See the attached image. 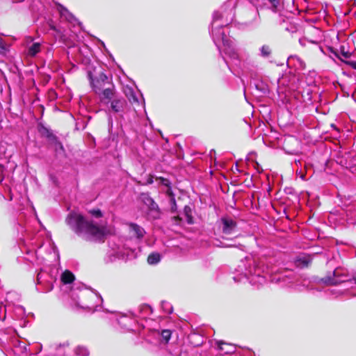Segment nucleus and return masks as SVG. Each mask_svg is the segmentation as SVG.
<instances>
[{"label": "nucleus", "instance_id": "f257e3e1", "mask_svg": "<svg viewBox=\"0 0 356 356\" xmlns=\"http://www.w3.org/2000/svg\"><path fill=\"white\" fill-rule=\"evenodd\" d=\"M66 222L78 236L86 241H103L105 236L113 233L112 227L87 220L76 213H70Z\"/></svg>", "mask_w": 356, "mask_h": 356}, {"label": "nucleus", "instance_id": "f03ea898", "mask_svg": "<svg viewBox=\"0 0 356 356\" xmlns=\"http://www.w3.org/2000/svg\"><path fill=\"white\" fill-rule=\"evenodd\" d=\"M56 280V274L49 273L42 269L37 275V290L42 293L51 291L53 284Z\"/></svg>", "mask_w": 356, "mask_h": 356}, {"label": "nucleus", "instance_id": "7ed1b4c3", "mask_svg": "<svg viewBox=\"0 0 356 356\" xmlns=\"http://www.w3.org/2000/svg\"><path fill=\"white\" fill-rule=\"evenodd\" d=\"M328 52L333 54L337 58L343 61L344 58H349L353 54L348 49H346L345 46H325Z\"/></svg>", "mask_w": 356, "mask_h": 356}, {"label": "nucleus", "instance_id": "20e7f679", "mask_svg": "<svg viewBox=\"0 0 356 356\" xmlns=\"http://www.w3.org/2000/svg\"><path fill=\"white\" fill-rule=\"evenodd\" d=\"M93 88L96 94L99 96L102 102L108 104L111 99L113 97V89L111 88H104L101 90V88L95 85L93 82Z\"/></svg>", "mask_w": 356, "mask_h": 356}, {"label": "nucleus", "instance_id": "39448f33", "mask_svg": "<svg viewBox=\"0 0 356 356\" xmlns=\"http://www.w3.org/2000/svg\"><path fill=\"white\" fill-rule=\"evenodd\" d=\"M236 227V222L229 217H222L220 219V227L225 234H232Z\"/></svg>", "mask_w": 356, "mask_h": 356}, {"label": "nucleus", "instance_id": "423d86ee", "mask_svg": "<svg viewBox=\"0 0 356 356\" xmlns=\"http://www.w3.org/2000/svg\"><path fill=\"white\" fill-rule=\"evenodd\" d=\"M129 229L130 232L138 238H142L145 234V229L136 223H130Z\"/></svg>", "mask_w": 356, "mask_h": 356}, {"label": "nucleus", "instance_id": "0eeeda50", "mask_svg": "<svg viewBox=\"0 0 356 356\" xmlns=\"http://www.w3.org/2000/svg\"><path fill=\"white\" fill-rule=\"evenodd\" d=\"M148 216L152 219H157L160 216V210L158 204L154 202L151 206L147 207Z\"/></svg>", "mask_w": 356, "mask_h": 356}, {"label": "nucleus", "instance_id": "6e6552de", "mask_svg": "<svg viewBox=\"0 0 356 356\" xmlns=\"http://www.w3.org/2000/svg\"><path fill=\"white\" fill-rule=\"evenodd\" d=\"M124 105V100L122 99H114L111 102V108L115 112L118 113L122 111Z\"/></svg>", "mask_w": 356, "mask_h": 356}, {"label": "nucleus", "instance_id": "1a4fd4ad", "mask_svg": "<svg viewBox=\"0 0 356 356\" xmlns=\"http://www.w3.org/2000/svg\"><path fill=\"white\" fill-rule=\"evenodd\" d=\"M124 92L125 95L131 102H138V99L137 98L136 95L134 93V90L131 88L126 87L124 90Z\"/></svg>", "mask_w": 356, "mask_h": 356}, {"label": "nucleus", "instance_id": "9d476101", "mask_svg": "<svg viewBox=\"0 0 356 356\" xmlns=\"http://www.w3.org/2000/svg\"><path fill=\"white\" fill-rule=\"evenodd\" d=\"M38 131L40 134L49 139H55L56 136L53 134L50 129L44 127V125H40L38 127Z\"/></svg>", "mask_w": 356, "mask_h": 356}, {"label": "nucleus", "instance_id": "9b49d317", "mask_svg": "<svg viewBox=\"0 0 356 356\" xmlns=\"http://www.w3.org/2000/svg\"><path fill=\"white\" fill-rule=\"evenodd\" d=\"M74 280V275L69 270H65L61 276V280L64 284H70Z\"/></svg>", "mask_w": 356, "mask_h": 356}, {"label": "nucleus", "instance_id": "f8f14e48", "mask_svg": "<svg viewBox=\"0 0 356 356\" xmlns=\"http://www.w3.org/2000/svg\"><path fill=\"white\" fill-rule=\"evenodd\" d=\"M140 199L147 207L151 206L154 202V200L147 193H142Z\"/></svg>", "mask_w": 356, "mask_h": 356}, {"label": "nucleus", "instance_id": "ddd939ff", "mask_svg": "<svg viewBox=\"0 0 356 356\" xmlns=\"http://www.w3.org/2000/svg\"><path fill=\"white\" fill-rule=\"evenodd\" d=\"M161 260V255L159 253L154 252L149 255L147 258L148 264L153 265L156 264Z\"/></svg>", "mask_w": 356, "mask_h": 356}, {"label": "nucleus", "instance_id": "4468645a", "mask_svg": "<svg viewBox=\"0 0 356 356\" xmlns=\"http://www.w3.org/2000/svg\"><path fill=\"white\" fill-rule=\"evenodd\" d=\"M74 353L76 355L79 356H88L89 355V350L88 348L83 346H78L75 350Z\"/></svg>", "mask_w": 356, "mask_h": 356}, {"label": "nucleus", "instance_id": "2eb2a0df", "mask_svg": "<svg viewBox=\"0 0 356 356\" xmlns=\"http://www.w3.org/2000/svg\"><path fill=\"white\" fill-rule=\"evenodd\" d=\"M310 262V259L307 257H303L297 260V265L301 267L307 266Z\"/></svg>", "mask_w": 356, "mask_h": 356}, {"label": "nucleus", "instance_id": "dca6fc26", "mask_svg": "<svg viewBox=\"0 0 356 356\" xmlns=\"http://www.w3.org/2000/svg\"><path fill=\"white\" fill-rule=\"evenodd\" d=\"M40 46H31L28 50V55L30 56H35L40 50Z\"/></svg>", "mask_w": 356, "mask_h": 356}, {"label": "nucleus", "instance_id": "f3484780", "mask_svg": "<svg viewBox=\"0 0 356 356\" xmlns=\"http://www.w3.org/2000/svg\"><path fill=\"white\" fill-rule=\"evenodd\" d=\"M343 280H338L335 277H327L325 280V282L327 284H331V285H335V284H338L341 282H343Z\"/></svg>", "mask_w": 356, "mask_h": 356}, {"label": "nucleus", "instance_id": "a211bd4d", "mask_svg": "<svg viewBox=\"0 0 356 356\" xmlns=\"http://www.w3.org/2000/svg\"><path fill=\"white\" fill-rule=\"evenodd\" d=\"M161 306L167 314H171L172 312V307L168 302H162Z\"/></svg>", "mask_w": 356, "mask_h": 356}, {"label": "nucleus", "instance_id": "6ab92c4d", "mask_svg": "<svg viewBox=\"0 0 356 356\" xmlns=\"http://www.w3.org/2000/svg\"><path fill=\"white\" fill-rule=\"evenodd\" d=\"M272 6V10L276 12L280 4V0H268Z\"/></svg>", "mask_w": 356, "mask_h": 356}, {"label": "nucleus", "instance_id": "aec40b11", "mask_svg": "<svg viewBox=\"0 0 356 356\" xmlns=\"http://www.w3.org/2000/svg\"><path fill=\"white\" fill-rule=\"evenodd\" d=\"M261 51L264 56H268L270 54L269 46H262Z\"/></svg>", "mask_w": 356, "mask_h": 356}, {"label": "nucleus", "instance_id": "412c9836", "mask_svg": "<svg viewBox=\"0 0 356 356\" xmlns=\"http://www.w3.org/2000/svg\"><path fill=\"white\" fill-rule=\"evenodd\" d=\"M159 180L160 184L168 187L169 188L168 191L170 190V182L168 179L163 178V177H160V178H159Z\"/></svg>", "mask_w": 356, "mask_h": 356}, {"label": "nucleus", "instance_id": "4be33fe9", "mask_svg": "<svg viewBox=\"0 0 356 356\" xmlns=\"http://www.w3.org/2000/svg\"><path fill=\"white\" fill-rule=\"evenodd\" d=\"M171 337V332L170 330H163L162 332V337L168 341Z\"/></svg>", "mask_w": 356, "mask_h": 356}, {"label": "nucleus", "instance_id": "5701e85b", "mask_svg": "<svg viewBox=\"0 0 356 356\" xmlns=\"http://www.w3.org/2000/svg\"><path fill=\"white\" fill-rule=\"evenodd\" d=\"M8 46H0V55L6 56L8 51Z\"/></svg>", "mask_w": 356, "mask_h": 356}, {"label": "nucleus", "instance_id": "b1692460", "mask_svg": "<svg viewBox=\"0 0 356 356\" xmlns=\"http://www.w3.org/2000/svg\"><path fill=\"white\" fill-rule=\"evenodd\" d=\"M90 213L95 216L96 218H99V217H101L102 216V212L99 209H97V210H92L90 211Z\"/></svg>", "mask_w": 356, "mask_h": 356}, {"label": "nucleus", "instance_id": "393cba45", "mask_svg": "<svg viewBox=\"0 0 356 356\" xmlns=\"http://www.w3.org/2000/svg\"><path fill=\"white\" fill-rule=\"evenodd\" d=\"M130 321V320L129 318H127V317H121L119 320H118V322H119V324H122V325H127V323Z\"/></svg>", "mask_w": 356, "mask_h": 356}, {"label": "nucleus", "instance_id": "a878e982", "mask_svg": "<svg viewBox=\"0 0 356 356\" xmlns=\"http://www.w3.org/2000/svg\"><path fill=\"white\" fill-rule=\"evenodd\" d=\"M255 273V275H257V278H258V280H259V282L261 284V283H263V282H264V280H265L264 277V276H261V275H259V272H258V273H257V272L255 271V273Z\"/></svg>", "mask_w": 356, "mask_h": 356}, {"label": "nucleus", "instance_id": "bb28decb", "mask_svg": "<svg viewBox=\"0 0 356 356\" xmlns=\"http://www.w3.org/2000/svg\"><path fill=\"white\" fill-rule=\"evenodd\" d=\"M346 63L352 68L356 70V61H347Z\"/></svg>", "mask_w": 356, "mask_h": 356}, {"label": "nucleus", "instance_id": "cd10ccee", "mask_svg": "<svg viewBox=\"0 0 356 356\" xmlns=\"http://www.w3.org/2000/svg\"><path fill=\"white\" fill-rule=\"evenodd\" d=\"M15 310H16V312H18L19 314H24V308H23V307H19H19H17L15 308Z\"/></svg>", "mask_w": 356, "mask_h": 356}, {"label": "nucleus", "instance_id": "c85d7f7f", "mask_svg": "<svg viewBox=\"0 0 356 356\" xmlns=\"http://www.w3.org/2000/svg\"><path fill=\"white\" fill-rule=\"evenodd\" d=\"M224 344L222 341H218V348L221 350H223V348L222 347V345Z\"/></svg>", "mask_w": 356, "mask_h": 356}, {"label": "nucleus", "instance_id": "c756f323", "mask_svg": "<svg viewBox=\"0 0 356 356\" xmlns=\"http://www.w3.org/2000/svg\"><path fill=\"white\" fill-rule=\"evenodd\" d=\"M233 351H234V348L232 347H231V348L225 350V353L228 354V353H232Z\"/></svg>", "mask_w": 356, "mask_h": 356}, {"label": "nucleus", "instance_id": "7c9ffc66", "mask_svg": "<svg viewBox=\"0 0 356 356\" xmlns=\"http://www.w3.org/2000/svg\"><path fill=\"white\" fill-rule=\"evenodd\" d=\"M49 26H50L51 29H52V30H54L55 31H57L56 27L54 24H50Z\"/></svg>", "mask_w": 356, "mask_h": 356}, {"label": "nucleus", "instance_id": "2f4dec72", "mask_svg": "<svg viewBox=\"0 0 356 356\" xmlns=\"http://www.w3.org/2000/svg\"><path fill=\"white\" fill-rule=\"evenodd\" d=\"M309 42L311 43H314V44H318V42H320L319 41H316V40H309Z\"/></svg>", "mask_w": 356, "mask_h": 356}, {"label": "nucleus", "instance_id": "473e14b6", "mask_svg": "<svg viewBox=\"0 0 356 356\" xmlns=\"http://www.w3.org/2000/svg\"><path fill=\"white\" fill-rule=\"evenodd\" d=\"M256 165H257V170L259 172H260V170H259V163H256Z\"/></svg>", "mask_w": 356, "mask_h": 356}, {"label": "nucleus", "instance_id": "72a5a7b5", "mask_svg": "<svg viewBox=\"0 0 356 356\" xmlns=\"http://www.w3.org/2000/svg\"><path fill=\"white\" fill-rule=\"evenodd\" d=\"M40 250H38L35 252L36 255L38 256V254H40Z\"/></svg>", "mask_w": 356, "mask_h": 356}, {"label": "nucleus", "instance_id": "f704fd0d", "mask_svg": "<svg viewBox=\"0 0 356 356\" xmlns=\"http://www.w3.org/2000/svg\"><path fill=\"white\" fill-rule=\"evenodd\" d=\"M171 201L173 202L174 204H175V198H172Z\"/></svg>", "mask_w": 356, "mask_h": 356}, {"label": "nucleus", "instance_id": "c9c22d12", "mask_svg": "<svg viewBox=\"0 0 356 356\" xmlns=\"http://www.w3.org/2000/svg\"><path fill=\"white\" fill-rule=\"evenodd\" d=\"M3 171V167L2 165H0V172H2Z\"/></svg>", "mask_w": 356, "mask_h": 356}, {"label": "nucleus", "instance_id": "e433bc0d", "mask_svg": "<svg viewBox=\"0 0 356 356\" xmlns=\"http://www.w3.org/2000/svg\"><path fill=\"white\" fill-rule=\"evenodd\" d=\"M333 273H334V276L336 277L337 276V270H334Z\"/></svg>", "mask_w": 356, "mask_h": 356}, {"label": "nucleus", "instance_id": "4c0bfd02", "mask_svg": "<svg viewBox=\"0 0 356 356\" xmlns=\"http://www.w3.org/2000/svg\"><path fill=\"white\" fill-rule=\"evenodd\" d=\"M0 44H3L2 39L0 38Z\"/></svg>", "mask_w": 356, "mask_h": 356}, {"label": "nucleus", "instance_id": "58836bf2", "mask_svg": "<svg viewBox=\"0 0 356 356\" xmlns=\"http://www.w3.org/2000/svg\"><path fill=\"white\" fill-rule=\"evenodd\" d=\"M33 44H35V45H38V44H40L39 42H35L33 43Z\"/></svg>", "mask_w": 356, "mask_h": 356}, {"label": "nucleus", "instance_id": "ea45409f", "mask_svg": "<svg viewBox=\"0 0 356 356\" xmlns=\"http://www.w3.org/2000/svg\"><path fill=\"white\" fill-rule=\"evenodd\" d=\"M320 49H321V51H324L323 49L322 48V46H320Z\"/></svg>", "mask_w": 356, "mask_h": 356}, {"label": "nucleus", "instance_id": "a19ab883", "mask_svg": "<svg viewBox=\"0 0 356 356\" xmlns=\"http://www.w3.org/2000/svg\"><path fill=\"white\" fill-rule=\"evenodd\" d=\"M86 49H87L88 47V45H86V46H83Z\"/></svg>", "mask_w": 356, "mask_h": 356}, {"label": "nucleus", "instance_id": "79ce46f5", "mask_svg": "<svg viewBox=\"0 0 356 356\" xmlns=\"http://www.w3.org/2000/svg\"><path fill=\"white\" fill-rule=\"evenodd\" d=\"M152 181H153L152 179H151L149 181V183H152Z\"/></svg>", "mask_w": 356, "mask_h": 356}, {"label": "nucleus", "instance_id": "37998d69", "mask_svg": "<svg viewBox=\"0 0 356 356\" xmlns=\"http://www.w3.org/2000/svg\"><path fill=\"white\" fill-rule=\"evenodd\" d=\"M355 282L356 283V276L354 277Z\"/></svg>", "mask_w": 356, "mask_h": 356}]
</instances>
